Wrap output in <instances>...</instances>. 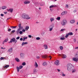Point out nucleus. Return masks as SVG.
Segmentation results:
<instances>
[{
  "label": "nucleus",
  "mask_w": 78,
  "mask_h": 78,
  "mask_svg": "<svg viewBox=\"0 0 78 78\" xmlns=\"http://www.w3.org/2000/svg\"><path fill=\"white\" fill-rule=\"evenodd\" d=\"M7 51L9 53H12V48H11L8 50Z\"/></svg>",
  "instance_id": "obj_14"
},
{
  "label": "nucleus",
  "mask_w": 78,
  "mask_h": 78,
  "mask_svg": "<svg viewBox=\"0 0 78 78\" xmlns=\"http://www.w3.org/2000/svg\"><path fill=\"white\" fill-rule=\"evenodd\" d=\"M20 39V37H18L16 38V39L17 40H19V39Z\"/></svg>",
  "instance_id": "obj_49"
},
{
  "label": "nucleus",
  "mask_w": 78,
  "mask_h": 78,
  "mask_svg": "<svg viewBox=\"0 0 78 78\" xmlns=\"http://www.w3.org/2000/svg\"><path fill=\"white\" fill-rule=\"evenodd\" d=\"M58 6L57 5H52L49 6V8H54L55 7H57Z\"/></svg>",
  "instance_id": "obj_13"
},
{
  "label": "nucleus",
  "mask_w": 78,
  "mask_h": 78,
  "mask_svg": "<svg viewBox=\"0 0 78 78\" xmlns=\"http://www.w3.org/2000/svg\"><path fill=\"white\" fill-rule=\"evenodd\" d=\"M5 42H6L4 41H3L2 42L3 44H5Z\"/></svg>",
  "instance_id": "obj_58"
},
{
  "label": "nucleus",
  "mask_w": 78,
  "mask_h": 78,
  "mask_svg": "<svg viewBox=\"0 0 78 78\" xmlns=\"http://www.w3.org/2000/svg\"><path fill=\"white\" fill-rule=\"evenodd\" d=\"M15 60L17 62H20V60L17 58H15Z\"/></svg>",
  "instance_id": "obj_22"
},
{
  "label": "nucleus",
  "mask_w": 78,
  "mask_h": 78,
  "mask_svg": "<svg viewBox=\"0 0 78 78\" xmlns=\"http://www.w3.org/2000/svg\"><path fill=\"white\" fill-rule=\"evenodd\" d=\"M66 14H67V11H65L63 12H62L61 13V15H62V16H64V15H66Z\"/></svg>",
  "instance_id": "obj_15"
},
{
  "label": "nucleus",
  "mask_w": 78,
  "mask_h": 78,
  "mask_svg": "<svg viewBox=\"0 0 78 78\" xmlns=\"http://www.w3.org/2000/svg\"><path fill=\"white\" fill-rule=\"evenodd\" d=\"M68 34L69 36H72L73 35V33L72 32H69Z\"/></svg>",
  "instance_id": "obj_31"
},
{
  "label": "nucleus",
  "mask_w": 78,
  "mask_h": 78,
  "mask_svg": "<svg viewBox=\"0 0 78 78\" xmlns=\"http://www.w3.org/2000/svg\"><path fill=\"white\" fill-rule=\"evenodd\" d=\"M1 16H2V17H3V16H4V15H3V14H1Z\"/></svg>",
  "instance_id": "obj_57"
},
{
  "label": "nucleus",
  "mask_w": 78,
  "mask_h": 78,
  "mask_svg": "<svg viewBox=\"0 0 78 78\" xmlns=\"http://www.w3.org/2000/svg\"><path fill=\"white\" fill-rule=\"evenodd\" d=\"M22 65L23 66H25L26 65V63L25 62H23L22 63Z\"/></svg>",
  "instance_id": "obj_33"
},
{
  "label": "nucleus",
  "mask_w": 78,
  "mask_h": 78,
  "mask_svg": "<svg viewBox=\"0 0 78 78\" xmlns=\"http://www.w3.org/2000/svg\"><path fill=\"white\" fill-rule=\"evenodd\" d=\"M7 11H8V12H10L11 13H12L13 11V9L12 8H10L9 9H7Z\"/></svg>",
  "instance_id": "obj_10"
},
{
  "label": "nucleus",
  "mask_w": 78,
  "mask_h": 78,
  "mask_svg": "<svg viewBox=\"0 0 78 78\" xmlns=\"http://www.w3.org/2000/svg\"><path fill=\"white\" fill-rule=\"evenodd\" d=\"M31 19V17H30L29 16V15L28 14H26L25 19H27V20H29V19Z\"/></svg>",
  "instance_id": "obj_8"
},
{
  "label": "nucleus",
  "mask_w": 78,
  "mask_h": 78,
  "mask_svg": "<svg viewBox=\"0 0 78 78\" xmlns=\"http://www.w3.org/2000/svg\"><path fill=\"white\" fill-rule=\"evenodd\" d=\"M75 49H77V50H78V47H76L75 48Z\"/></svg>",
  "instance_id": "obj_61"
},
{
  "label": "nucleus",
  "mask_w": 78,
  "mask_h": 78,
  "mask_svg": "<svg viewBox=\"0 0 78 78\" xmlns=\"http://www.w3.org/2000/svg\"><path fill=\"white\" fill-rule=\"evenodd\" d=\"M42 2L40 3L39 4V5H40V6H43V5H44L43 4H42Z\"/></svg>",
  "instance_id": "obj_48"
},
{
  "label": "nucleus",
  "mask_w": 78,
  "mask_h": 78,
  "mask_svg": "<svg viewBox=\"0 0 78 78\" xmlns=\"http://www.w3.org/2000/svg\"><path fill=\"white\" fill-rule=\"evenodd\" d=\"M66 8H69V5L68 4H66L65 6Z\"/></svg>",
  "instance_id": "obj_38"
},
{
  "label": "nucleus",
  "mask_w": 78,
  "mask_h": 78,
  "mask_svg": "<svg viewBox=\"0 0 78 78\" xmlns=\"http://www.w3.org/2000/svg\"><path fill=\"white\" fill-rule=\"evenodd\" d=\"M43 47L45 49H48V46L47 44H44Z\"/></svg>",
  "instance_id": "obj_18"
},
{
  "label": "nucleus",
  "mask_w": 78,
  "mask_h": 78,
  "mask_svg": "<svg viewBox=\"0 0 78 78\" xmlns=\"http://www.w3.org/2000/svg\"><path fill=\"white\" fill-rule=\"evenodd\" d=\"M25 44H28V43L27 42H23L21 44V45L22 46H23V45H25Z\"/></svg>",
  "instance_id": "obj_20"
},
{
  "label": "nucleus",
  "mask_w": 78,
  "mask_h": 78,
  "mask_svg": "<svg viewBox=\"0 0 78 78\" xmlns=\"http://www.w3.org/2000/svg\"><path fill=\"white\" fill-rule=\"evenodd\" d=\"M26 31V30L25 29H23L22 30V31H23V32H25Z\"/></svg>",
  "instance_id": "obj_51"
},
{
  "label": "nucleus",
  "mask_w": 78,
  "mask_h": 78,
  "mask_svg": "<svg viewBox=\"0 0 78 78\" xmlns=\"http://www.w3.org/2000/svg\"><path fill=\"white\" fill-rule=\"evenodd\" d=\"M23 40V38H21L20 39V41H22Z\"/></svg>",
  "instance_id": "obj_54"
},
{
  "label": "nucleus",
  "mask_w": 78,
  "mask_h": 78,
  "mask_svg": "<svg viewBox=\"0 0 78 78\" xmlns=\"http://www.w3.org/2000/svg\"><path fill=\"white\" fill-rule=\"evenodd\" d=\"M40 37H37L36 38V40H40Z\"/></svg>",
  "instance_id": "obj_45"
},
{
  "label": "nucleus",
  "mask_w": 78,
  "mask_h": 78,
  "mask_svg": "<svg viewBox=\"0 0 78 78\" xmlns=\"http://www.w3.org/2000/svg\"><path fill=\"white\" fill-rule=\"evenodd\" d=\"M8 38H7L5 39V40H4L5 41V42H8Z\"/></svg>",
  "instance_id": "obj_37"
},
{
  "label": "nucleus",
  "mask_w": 78,
  "mask_h": 78,
  "mask_svg": "<svg viewBox=\"0 0 78 78\" xmlns=\"http://www.w3.org/2000/svg\"><path fill=\"white\" fill-rule=\"evenodd\" d=\"M17 40L15 39V38H13L9 42V43H12L13 42H14L15 43H16V42H17Z\"/></svg>",
  "instance_id": "obj_4"
},
{
  "label": "nucleus",
  "mask_w": 78,
  "mask_h": 78,
  "mask_svg": "<svg viewBox=\"0 0 78 78\" xmlns=\"http://www.w3.org/2000/svg\"><path fill=\"white\" fill-rule=\"evenodd\" d=\"M16 69L17 70V71L18 72H19V71H20V68H19V67L18 66H16Z\"/></svg>",
  "instance_id": "obj_28"
},
{
  "label": "nucleus",
  "mask_w": 78,
  "mask_h": 78,
  "mask_svg": "<svg viewBox=\"0 0 78 78\" xmlns=\"http://www.w3.org/2000/svg\"><path fill=\"white\" fill-rule=\"evenodd\" d=\"M72 60L73 61H75L76 62H77L78 61V58L76 57H74L73 58Z\"/></svg>",
  "instance_id": "obj_6"
},
{
  "label": "nucleus",
  "mask_w": 78,
  "mask_h": 78,
  "mask_svg": "<svg viewBox=\"0 0 78 78\" xmlns=\"http://www.w3.org/2000/svg\"><path fill=\"white\" fill-rule=\"evenodd\" d=\"M34 66L36 68H37L38 67V64H37V63L36 62H35V63L34 65Z\"/></svg>",
  "instance_id": "obj_17"
},
{
  "label": "nucleus",
  "mask_w": 78,
  "mask_h": 78,
  "mask_svg": "<svg viewBox=\"0 0 78 78\" xmlns=\"http://www.w3.org/2000/svg\"><path fill=\"white\" fill-rule=\"evenodd\" d=\"M27 38H28L27 37H24L23 38V41H25V39H27Z\"/></svg>",
  "instance_id": "obj_32"
},
{
  "label": "nucleus",
  "mask_w": 78,
  "mask_h": 78,
  "mask_svg": "<svg viewBox=\"0 0 78 78\" xmlns=\"http://www.w3.org/2000/svg\"><path fill=\"white\" fill-rule=\"evenodd\" d=\"M5 59V58H4V57H1L0 58V60H3V59Z\"/></svg>",
  "instance_id": "obj_43"
},
{
  "label": "nucleus",
  "mask_w": 78,
  "mask_h": 78,
  "mask_svg": "<svg viewBox=\"0 0 78 78\" xmlns=\"http://www.w3.org/2000/svg\"><path fill=\"white\" fill-rule=\"evenodd\" d=\"M57 71H58V72H60V71H61V70L59 69H57Z\"/></svg>",
  "instance_id": "obj_53"
},
{
  "label": "nucleus",
  "mask_w": 78,
  "mask_h": 78,
  "mask_svg": "<svg viewBox=\"0 0 78 78\" xmlns=\"http://www.w3.org/2000/svg\"><path fill=\"white\" fill-rule=\"evenodd\" d=\"M43 65L44 66H47V62H44L43 64Z\"/></svg>",
  "instance_id": "obj_25"
},
{
  "label": "nucleus",
  "mask_w": 78,
  "mask_h": 78,
  "mask_svg": "<svg viewBox=\"0 0 78 78\" xmlns=\"http://www.w3.org/2000/svg\"><path fill=\"white\" fill-rule=\"evenodd\" d=\"M56 20H60V19H61V17H58L56 18Z\"/></svg>",
  "instance_id": "obj_34"
},
{
  "label": "nucleus",
  "mask_w": 78,
  "mask_h": 78,
  "mask_svg": "<svg viewBox=\"0 0 78 78\" xmlns=\"http://www.w3.org/2000/svg\"><path fill=\"white\" fill-rule=\"evenodd\" d=\"M55 27V24H52L51 25L49 26V31H51L53 30V28Z\"/></svg>",
  "instance_id": "obj_3"
},
{
  "label": "nucleus",
  "mask_w": 78,
  "mask_h": 78,
  "mask_svg": "<svg viewBox=\"0 0 78 78\" xmlns=\"http://www.w3.org/2000/svg\"><path fill=\"white\" fill-rule=\"evenodd\" d=\"M76 39H73V41L74 42H76Z\"/></svg>",
  "instance_id": "obj_55"
},
{
  "label": "nucleus",
  "mask_w": 78,
  "mask_h": 78,
  "mask_svg": "<svg viewBox=\"0 0 78 78\" xmlns=\"http://www.w3.org/2000/svg\"><path fill=\"white\" fill-rule=\"evenodd\" d=\"M37 59H39L40 58V57L39 56H37L36 57Z\"/></svg>",
  "instance_id": "obj_50"
},
{
  "label": "nucleus",
  "mask_w": 78,
  "mask_h": 78,
  "mask_svg": "<svg viewBox=\"0 0 78 78\" xmlns=\"http://www.w3.org/2000/svg\"><path fill=\"white\" fill-rule=\"evenodd\" d=\"M11 29H9L8 30V31H11Z\"/></svg>",
  "instance_id": "obj_59"
},
{
  "label": "nucleus",
  "mask_w": 78,
  "mask_h": 78,
  "mask_svg": "<svg viewBox=\"0 0 78 78\" xmlns=\"http://www.w3.org/2000/svg\"><path fill=\"white\" fill-rule=\"evenodd\" d=\"M7 12H4V13L5 14H7Z\"/></svg>",
  "instance_id": "obj_62"
},
{
  "label": "nucleus",
  "mask_w": 78,
  "mask_h": 78,
  "mask_svg": "<svg viewBox=\"0 0 78 78\" xmlns=\"http://www.w3.org/2000/svg\"><path fill=\"white\" fill-rule=\"evenodd\" d=\"M75 22V20H72L70 21L71 23H74Z\"/></svg>",
  "instance_id": "obj_19"
},
{
  "label": "nucleus",
  "mask_w": 78,
  "mask_h": 78,
  "mask_svg": "<svg viewBox=\"0 0 78 78\" xmlns=\"http://www.w3.org/2000/svg\"><path fill=\"white\" fill-rule=\"evenodd\" d=\"M75 58H78V52L77 53L76 55H75Z\"/></svg>",
  "instance_id": "obj_30"
},
{
  "label": "nucleus",
  "mask_w": 78,
  "mask_h": 78,
  "mask_svg": "<svg viewBox=\"0 0 78 78\" xmlns=\"http://www.w3.org/2000/svg\"><path fill=\"white\" fill-rule=\"evenodd\" d=\"M9 67V65H6L4 67L3 66V70H5V69H6V68L7 69V68H8Z\"/></svg>",
  "instance_id": "obj_12"
},
{
  "label": "nucleus",
  "mask_w": 78,
  "mask_h": 78,
  "mask_svg": "<svg viewBox=\"0 0 78 78\" xmlns=\"http://www.w3.org/2000/svg\"><path fill=\"white\" fill-rule=\"evenodd\" d=\"M69 36V34H66V36H65V37H66V38H67V37H68Z\"/></svg>",
  "instance_id": "obj_40"
},
{
  "label": "nucleus",
  "mask_w": 78,
  "mask_h": 78,
  "mask_svg": "<svg viewBox=\"0 0 78 78\" xmlns=\"http://www.w3.org/2000/svg\"><path fill=\"white\" fill-rule=\"evenodd\" d=\"M19 33L20 34H23V32H22V31H20L19 32Z\"/></svg>",
  "instance_id": "obj_44"
},
{
  "label": "nucleus",
  "mask_w": 78,
  "mask_h": 78,
  "mask_svg": "<svg viewBox=\"0 0 78 78\" xmlns=\"http://www.w3.org/2000/svg\"><path fill=\"white\" fill-rule=\"evenodd\" d=\"M20 58L21 59H24L25 58V54L23 53H20Z\"/></svg>",
  "instance_id": "obj_5"
},
{
  "label": "nucleus",
  "mask_w": 78,
  "mask_h": 78,
  "mask_svg": "<svg viewBox=\"0 0 78 78\" xmlns=\"http://www.w3.org/2000/svg\"><path fill=\"white\" fill-rule=\"evenodd\" d=\"M16 27H17V26H15V27H11V28H13V29H14V28H16Z\"/></svg>",
  "instance_id": "obj_47"
},
{
  "label": "nucleus",
  "mask_w": 78,
  "mask_h": 78,
  "mask_svg": "<svg viewBox=\"0 0 78 78\" xmlns=\"http://www.w3.org/2000/svg\"><path fill=\"white\" fill-rule=\"evenodd\" d=\"M60 48L61 50H63V47L62 46H60Z\"/></svg>",
  "instance_id": "obj_39"
},
{
  "label": "nucleus",
  "mask_w": 78,
  "mask_h": 78,
  "mask_svg": "<svg viewBox=\"0 0 78 78\" xmlns=\"http://www.w3.org/2000/svg\"><path fill=\"white\" fill-rule=\"evenodd\" d=\"M67 70L69 72L72 71V73H75L76 70V69H75L74 66L71 63H69L67 65Z\"/></svg>",
  "instance_id": "obj_1"
},
{
  "label": "nucleus",
  "mask_w": 78,
  "mask_h": 78,
  "mask_svg": "<svg viewBox=\"0 0 78 78\" xmlns=\"http://www.w3.org/2000/svg\"><path fill=\"white\" fill-rule=\"evenodd\" d=\"M21 30V29L20 28H19L16 31V33L17 34H18L19 33V31Z\"/></svg>",
  "instance_id": "obj_26"
},
{
  "label": "nucleus",
  "mask_w": 78,
  "mask_h": 78,
  "mask_svg": "<svg viewBox=\"0 0 78 78\" xmlns=\"http://www.w3.org/2000/svg\"><path fill=\"white\" fill-rule=\"evenodd\" d=\"M62 76H66V74L62 73Z\"/></svg>",
  "instance_id": "obj_46"
},
{
  "label": "nucleus",
  "mask_w": 78,
  "mask_h": 78,
  "mask_svg": "<svg viewBox=\"0 0 78 78\" xmlns=\"http://www.w3.org/2000/svg\"><path fill=\"white\" fill-rule=\"evenodd\" d=\"M54 64L56 65V66H59V61L58 60H56Z\"/></svg>",
  "instance_id": "obj_7"
},
{
  "label": "nucleus",
  "mask_w": 78,
  "mask_h": 78,
  "mask_svg": "<svg viewBox=\"0 0 78 78\" xmlns=\"http://www.w3.org/2000/svg\"><path fill=\"white\" fill-rule=\"evenodd\" d=\"M28 36L29 38H31V35H29Z\"/></svg>",
  "instance_id": "obj_56"
},
{
  "label": "nucleus",
  "mask_w": 78,
  "mask_h": 78,
  "mask_svg": "<svg viewBox=\"0 0 78 78\" xmlns=\"http://www.w3.org/2000/svg\"><path fill=\"white\" fill-rule=\"evenodd\" d=\"M67 23V20L66 19H64L61 22V24L62 26H65Z\"/></svg>",
  "instance_id": "obj_2"
},
{
  "label": "nucleus",
  "mask_w": 78,
  "mask_h": 78,
  "mask_svg": "<svg viewBox=\"0 0 78 78\" xmlns=\"http://www.w3.org/2000/svg\"><path fill=\"white\" fill-rule=\"evenodd\" d=\"M29 26H26L25 28V29L26 31H28V29H29Z\"/></svg>",
  "instance_id": "obj_27"
},
{
  "label": "nucleus",
  "mask_w": 78,
  "mask_h": 78,
  "mask_svg": "<svg viewBox=\"0 0 78 78\" xmlns=\"http://www.w3.org/2000/svg\"><path fill=\"white\" fill-rule=\"evenodd\" d=\"M47 56L46 55H42L41 56V58H47Z\"/></svg>",
  "instance_id": "obj_29"
},
{
  "label": "nucleus",
  "mask_w": 78,
  "mask_h": 78,
  "mask_svg": "<svg viewBox=\"0 0 78 78\" xmlns=\"http://www.w3.org/2000/svg\"><path fill=\"white\" fill-rule=\"evenodd\" d=\"M30 3V1H26L24 2V4H29Z\"/></svg>",
  "instance_id": "obj_16"
},
{
  "label": "nucleus",
  "mask_w": 78,
  "mask_h": 78,
  "mask_svg": "<svg viewBox=\"0 0 78 78\" xmlns=\"http://www.w3.org/2000/svg\"><path fill=\"white\" fill-rule=\"evenodd\" d=\"M65 31V29H62L60 30V31Z\"/></svg>",
  "instance_id": "obj_42"
},
{
  "label": "nucleus",
  "mask_w": 78,
  "mask_h": 78,
  "mask_svg": "<svg viewBox=\"0 0 78 78\" xmlns=\"http://www.w3.org/2000/svg\"><path fill=\"white\" fill-rule=\"evenodd\" d=\"M1 49H5V48H3V47H1Z\"/></svg>",
  "instance_id": "obj_63"
},
{
  "label": "nucleus",
  "mask_w": 78,
  "mask_h": 78,
  "mask_svg": "<svg viewBox=\"0 0 78 78\" xmlns=\"http://www.w3.org/2000/svg\"><path fill=\"white\" fill-rule=\"evenodd\" d=\"M60 40H62V41H63V40H64L65 39V38L64 37H61L60 38Z\"/></svg>",
  "instance_id": "obj_36"
},
{
  "label": "nucleus",
  "mask_w": 78,
  "mask_h": 78,
  "mask_svg": "<svg viewBox=\"0 0 78 78\" xmlns=\"http://www.w3.org/2000/svg\"><path fill=\"white\" fill-rule=\"evenodd\" d=\"M49 58H50V59H51V56H49Z\"/></svg>",
  "instance_id": "obj_60"
},
{
  "label": "nucleus",
  "mask_w": 78,
  "mask_h": 78,
  "mask_svg": "<svg viewBox=\"0 0 78 78\" xmlns=\"http://www.w3.org/2000/svg\"><path fill=\"white\" fill-rule=\"evenodd\" d=\"M19 68H20V69H22L23 68V66H20L19 67Z\"/></svg>",
  "instance_id": "obj_41"
},
{
  "label": "nucleus",
  "mask_w": 78,
  "mask_h": 78,
  "mask_svg": "<svg viewBox=\"0 0 78 78\" xmlns=\"http://www.w3.org/2000/svg\"><path fill=\"white\" fill-rule=\"evenodd\" d=\"M27 14L25 13H23L22 15V17L23 19H25V18L26 17V15Z\"/></svg>",
  "instance_id": "obj_11"
},
{
  "label": "nucleus",
  "mask_w": 78,
  "mask_h": 78,
  "mask_svg": "<svg viewBox=\"0 0 78 78\" xmlns=\"http://www.w3.org/2000/svg\"><path fill=\"white\" fill-rule=\"evenodd\" d=\"M50 21L51 22H52L53 21H54L55 20V18L53 17V18H51L50 19Z\"/></svg>",
  "instance_id": "obj_21"
},
{
  "label": "nucleus",
  "mask_w": 78,
  "mask_h": 78,
  "mask_svg": "<svg viewBox=\"0 0 78 78\" xmlns=\"http://www.w3.org/2000/svg\"><path fill=\"white\" fill-rule=\"evenodd\" d=\"M1 8L2 9H6L7 8V7L6 6H3L1 7Z\"/></svg>",
  "instance_id": "obj_23"
},
{
  "label": "nucleus",
  "mask_w": 78,
  "mask_h": 78,
  "mask_svg": "<svg viewBox=\"0 0 78 78\" xmlns=\"http://www.w3.org/2000/svg\"><path fill=\"white\" fill-rule=\"evenodd\" d=\"M37 72V70L35 69H34L33 70L34 74H35V73H36V72Z\"/></svg>",
  "instance_id": "obj_24"
},
{
  "label": "nucleus",
  "mask_w": 78,
  "mask_h": 78,
  "mask_svg": "<svg viewBox=\"0 0 78 78\" xmlns=\"http://www.w3.org/2000/svg\"><path fill=\"white\" fill-rule=\"evenodd\" d=\"M15 31H16V30H12L11 31V32H12V33H14Z\"/></svg>",
  "instance_id": "obj_52"
},
{
  "label": "nucleus",
  "mask_w": 78,
  "mask_h": 78,
  "mask_svg": "<svg viewBox=\"0 0 78 78\" xmlns=\"http://www.w3.org/2000/svg\"><path fill=\"white\" fill-rule=\"evenodd\" d=\"M50 11H52V9L51 8H50Z\"/></svg>",
  "instance_id": "obj_64"
},
{
  "label": "nucleus",
  "mask_w": 78,
  "mask_h": 78,
  "mask_svg": "<svg viewBox=\"0 0 78 78\" xmlns=\"http://www.w3.org/2000/svg\"><path fill=\"white\" fill-rule=\"evenodd\" d=\"M59 56H62V58H67V56L66 55H64V54H62V55H59Z\"/></svg>",
  "instance_id": "obj_9"
},
{
  "label": "nucleus",
  "mask_w": 78,
  "mask_h": 78,
  "mask_svg": "<svg viewBox=\"0 0 78 78\" xmlns=\"http://www.w3.org/2000/svg\"><path fill=\"white\" fill-rule=\"evenodd\" d=\"M19 27L20 29H21V28H22V27H21V24H20L19 25Z\"/></svg>",
  "instance_id": "obj_35"
}]
</instances>
